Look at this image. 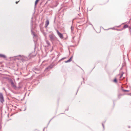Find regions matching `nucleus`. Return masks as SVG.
I'll use <instances>...</instances> for the list:
<instances>
[{"label":"nucleus","mask_w":131,"mask_h":131,"mask_svg":"<svg viewBox=\"0 0 131 131\" xmlns=\"http://www.w3.org/2000/svg\"><path fill=\"white\" fill-rule=\"evenodd\" d=\"M78 90H79V89H78Z\"/></svg>","instance_id":"obj_28"},{"label":"nucleus","mask_w":131,"mask_h":131,"mask_svg":"<svg viewBox=\"0 0 131 131\" xmlns=\"http://www.w3.org/2000/svg\"><path fill=\"white\" fill-rule=\"evenodd\" d=\"M0 101L1 103H3L4 101L3 95L2 93H0Z\"/></svg>","instance_id":"obj_2"},{"label":"nucleus","mask_w":131,"mask_h":131,"mask_svg":"<svg viewBox=\"0 0 131 131\" xmlns=\"http://www.w3.org/2000/svg\"><path fill=\"white\" fill-rule=\"evenodd\" d=\"M121 89H122V90L123 92H129V91L128 90H125L124 89H123V88H122Z\"/></svg>","instance_id":"obj_9"},{"label":"nucleus","mask_w":131,"mask_h":131,"mask_svg":"<svg viewBox=\"0 0 131 131\" xmlns=\"http://www.w3.org/2000/svg\"><path fill=\"white\" fill-rule=\"evenodd\" d=\"M49 21L48 20L46 21L45 23V27L46 28H47V27L49 24Z\"/></svg>","instance_id":"obj_6"},{"label":"nucleus","mask_w":131,"mask_h":131,"mask_svg":"<svg viewBox=\"0 0 131 131\" xmlns=\"http://www.w3.org/2000/svg\"><path fill=\"white\" fill-rule=\"evenodd\" d=\"M0 57L4 58H6V56L5 55L1 54H0Z\"/></svg>","instance_id":"obj_11"},{"label":"nucleus","mask_w":131,"mask_h":131,"mask_svg":"<svg viewBox=\"0 0 131 131\" xmlns=\"http://www.w3.org/2000/svg\"><path fill=\"white\" fill-rule=\"evenodd\" d=\"M102 126H103V128H104V125L103 124V123H102Z\"/></svg>","instance_id":"obj_20"},{"label":"nucleus","mask_w":131,"mask_h":131,"mask_svg":"<svg viewBox=\"0 0 131 131\" xmlns=\"http://www.w3.org/2000/svg\"><path fill=\"white\" fill-rule=\"evenodd\" d=\"M72 56L68 60L65 61V62L68 63L72 61Z\"/></svg>","instance_id":"obj_8"},{"label":"nucleus","mask_w":131,"mask_h":131,"mask_svg":"<svg viewBox=\"0 0 131 131\" xmlns=\"http://www.w3.org/2000/svg\"><path fill=\"white\" fill-rule=\"evenodd\" d=\"M53 67V66L51 65H50V69L52 68Z\"/></svg>","instance_id":"obj_17"},{"label":"nucleus","mask_w":131,"mask_h":131,"mask_svg":"<svg viewBox=\"0 0 131 131\" xmlns=\"http://www.w3.org/2000/svg\"><path fill=\"white\" fill-rule=\"evenodd\" d=\"M114 82H117V79H115L114 80Z\"/></svg>","instance_id":"obj_16"},{"label":"nucleus","mask_w":131,"mask_h":131,"mask_svg":"<svg viewBox=\"0 0 131 131\" xmlns=\"http://www.w3.org/2000/svg\"><path fill=\"white\" fill-rule=\"evenodd\" d=\"M117 30L118 31H120V30H121L117 29Z\"/></svg>","instance_id":"obj_23"},{"label":"nucleus","mask_w":131,"mask_h":131,"mask_svg":"<svg viewBox=\"0 0 131 131\" xmlns=\"http://www.w3.org/2000/svg\"><path fill=\"white\" fill-rule=\"evenodd\" d=\"M128 95H131V93H128Z\"/></svg>","instance_id":"obj_22"},{"label":"nucleus","mask_w":131,"mask_h":131,"mask_svg":"<svg viewBox=\"0 0 131 131\" xmlns=\"http://www.w3.org/2000/svg\"><path fill=\"white\" fill-rule=\"evenodd\" d=\"M128 27V25L126 24V25H124V26L123 28H125Z\"/></svg>","instance_id":"obj_13"},{"label":"nucleus","mask_w":131,"mask_h":131,"mask_svg":"<svg viewBox=\"0 0 131 131\" xmlns=\"http://www.w3.org/2000/svg\"><path fill=\"white\" fill-rule=\"evenodd\" d=\"M74 37H73L72 38H73V39H74Z\"/></svg>","instance_id":"obj_26"},{"label":"nucleus","mask_w":131,"mask_h":131,"mask_svg":"<svg viewBox=\"0 0 131 131\" xmlns=\"http://www.w3.org/2000/svg\"><path fill=\"white\" fill-rule=\"evenodd\" d=\"M57 5H56V6H55V7H56V6H57Z\"/></svg>","instance_id":"obj_27"},{"label":"nucleus","mask_w":131,"mask_h":131,"mask_svg":"<svg viewBox=\"0 0 131 131\" xmlns=\"http://www.w3.org/2000/svg\"><path fill=\"white\" fill-rule=\"evenodd\" d=\"M20 1H16L15 2V3L16 4H17Z\"/></svg>","instance_id":"obj_19"},{"label":"nucleus","mask_w":131,"mask_h":131,"mask_svg":"<svg viewBox=\"0 0 131 131\" xmlns=\"http://www.w3.org/2000/svg\"><path fill=\"white\" fill-rule=\"evenodd\" d=\"M74 27H73V26H72V25L71 26V32L72 33H73V31L74 30Z\"/></svg>","instance_id":"obj_7"},{"label":"nucleus","mask_w":131,"mask_h":131,"mask_svg":"<svg viewBox=\"0 0 131 131\" xmlns=\"http://www.w3.org/2000/svg\"><path fill=\"white\" fill-rule=\"evenodd\" d=\"M128 127L129 128H130V126H128Z\"/></svg>","instance_id":"obj_24"},{"label":"nucleus","mask_w":131,"mask_h":131,"mask_svg":"<svg viewBox=\"0 0 131 131\" xmlns=\"http://www.w3.org/2000/svg\"><path fill=\"white\" fill-rule=\"evenodd\" d=\"M19 57H20V60L23 62L26 60V58L24 57L19 55Z\"/></svg>","instance_id":"obj_5"},{"label":"nucleus","mask_w":131,"mask_h":131,"mask_svg":"<svg viewBox=\"0 0 131 131\" xmlns=\"http://www.w3.org/2000/svg\"><path fill=\"white\" fill-rule=\"evenodd\" d=\"M32 35H34V37H37V35L35 34V33L34 32H32Z\"/></svg>","instance_id":"obj_10"},{"label":"nucleus","mask_w":131,"mask_h":131,"mask_svg":"<svg viewBox=\"0 0 131 131\" xmlns=\"http://www.w3.org/2000/svg\"><path fill=\"white\" fill-rule=\"evenodd\" d=\"M56 31L58 35L60 37L61 39H63V37L62 34L57 29L56 30Z\"/></svg>","instance_id":"obj_1"},{"label":"nucleus","mask_w":131,"mask_h":131,"mask_svg":"<svg viewBox=\"0 0 131 131\" xmlns=\"http://www.w3.org/2000/svg\"><path fill=\"white\" fill-rule=\"evenodd\" d=\"M49 66H48V67H47V68L46 69H45V71H47V70H48V69H49Z\"/></svg>","instance_id":"obj_18"},{"label":"nucleus","mask_w":131,"mask_h":131,"mask_svg":"<svg viewBox=\"0 0 131 131\" xmlns=\"http://www.w3.org/2000/svg\"><path fill=\"white\" fill-rule=\"evenodd\" d=\"M11 83L12 87L13 88L15 89H17L18 88L16 86V85L14 83L13 81H11Z\"/></svg>","instance_id":"obj_3"},{"label":"nucleus","mask_w":131,"mask_h":131,"mask_svg":"<svg viewBox=\"0 0 131 131\" xmlns=\"http://www.w3.org/2000/svg\"><path fill=\"white\" fill-rule=\"evenodd\" d=\"M39 0H36L35 3V6H36V5Z\"/></svg>","instance_id":"obj_12"},{"label":"nucleus","mask_w":131,"mask_h":131,"mask_svg":"<svg viewBox=\"0 0 131 131\" xmlns=\"http://www.w3.org/2000/svg\"><path fill=\"white\" fill-rule=\"evenodd\" d=\"M124 73V72H122V73L121 74V75L120 76V78H121L123 77V75Z\"/></svg>","instance_id":"obj_15"},{"label":"nucleus","mask_w":131,"mask_h":131,"mask_svg":"<svg viewBox=\"0 0 131 131\" xmlns=\"http://www.w3.org/2000/svg\"><path fill=\"white\" fill-rule=\"evenodd\" d=\"M50 40L52 42H53L56 39L55 37L51 35H50Z\"/></svg>","instance_id":"obj_4"},{"label":"nucleus","mask_w":131,"mask_h":131,"mask_svg":"<svg viewBox=\"0 0 131 131\" xmlns=\"http://www.w3.org/2000/svg\"><path fill=\"white\" fill-rule=\"evenodd\" d=\"M66 58L65 57L63 58H62L61 59V60L64 59H66Z\"/></svg>","instance_id":"obj_21"},{"label":"nucleus","mask_w":131,"mask_h":131,"mask_svg":"<svg viewBox=\"0 0 131 131\" xmlns=\"http://www.w3.org/2000/svg\"><path fill=\"white\" fill-rule=\"evenodd\" d=\"M21 88V87H19L18 88L19 89H20Z\"/></svg>","instance_id":"obj_25"},{"label":"nucleus","mask_w":131,"mask_h":131,"mask_svg":"<svg viewBox=\"0 0 131 131\" xmlns=\"http://www.w3.org/2000/svg\"><path fill=\"white\" fill-rule=\"evenodd\" d=\"M123 95L121 94H119L118 95V96L119 99L120 98V97L121 96Z\"/></svg>","instance_id":"obj_14"}]
</instances>
